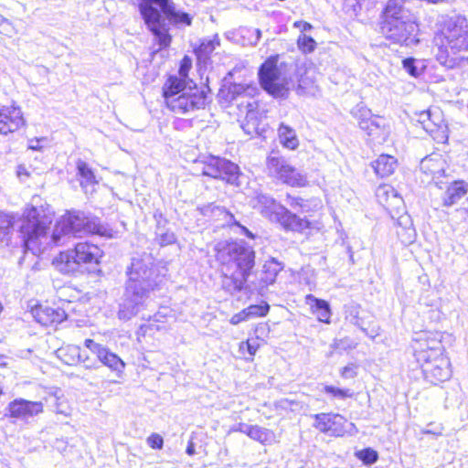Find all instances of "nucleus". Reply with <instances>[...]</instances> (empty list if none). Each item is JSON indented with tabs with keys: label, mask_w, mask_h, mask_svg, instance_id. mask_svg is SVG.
Instances as JSON below:
<instances>
[{
	"label": "nucleus",
	"mask_w": 468,
	"mask_h": 468,
	"mask_svg": "<svg viewBox=\"0 0 468 468\" xmlns=\"http://www.w3.org/2000/svg\"><path fill=\"white\" fill-rule=\"evenodd\" d=\"M270 436L271 433L269 430L258 425H252L251 430L249 431V437L261 443L267 441L270 439Z\"/></svg>",
	"instance_id": "nucleus-43"
},
{
	"label": "nucleus",
	"mask_w": 468,
	"mask_h": 468,
	"mask_svg": "<svg viewBox=\"0 0 468 468\" xmlns=\"http://www.w3.org/2000/svg\"><path fill=\"white\" fill-rule=\"evenodd\" d=\"M278 134L281 144L291 150H294L298 144V139L295 131L284 123H281L278 129Z\"/></svg>",
	"instance_id": "nucleus-35"
},
{
	"label": "nucleus",
	"mask_w": 468,
	"mask_h": 468,
	"mask_svg": "<svg viewBox=\"0 0 468 468\" xmlns=\"http://www.w3.org/2000/svg\"><path fill=\"white\" fill-rule=\"evenodd\" d=\"M294 27L300 28L302 33L304 32V31H308V30L313 28L311 24H309L307 22H303V21H297V22H295L294 23Z\"/></svg>",
	"instance_id": "nucleus-58"
},
{
	"label": "nucleus",
	"mask_w": 468,
	"mask_h": 468,
	"mask_svg": "<svg viewBox=\"0 0 468 468\" xmlns=\"http://www.w3.org/2000/svg\"><path fill=\"white\" fill-rule=\"evenodd\" d=\"M260 83L264 90L276 99H286L290 92L291 79L282 72V64L278 65V56L268 58L259 69Z\"/></svg>",
	"instance_id": "nucleus-7"
},
{
	"label": "nucleus",
	"mask_w": 468,
	"mask_h": 468,
	"mask_svg": "<svg viewBox=\"0 0 468 468\" xmlns=\"http://www.w3.org/2000/svg\"><path fill=\"white\" fill-rule=\"evenodd\" d=\"M52 222V217L43 207H30L24 212L19 231L24 247L34 254L39 250L38 239L46 238L47 229Z\"/></svg>",
	"instance_id": "nucleus-6"
},
{
	"label": "nucleus",
	"mask_w": 468,
	"mask_h": 468,
	"mask_svg": "<svg viewBox=\"0 0 468 468\" xmlns=\"http://www.w3.org/2000/svg\"><path fill=\"white\" fill-rule=\"evenodd\" d=\"M306 303L311 305L313 313L316 314L318 321L325 324L330 323L331 309L329 303L322 299H318L313 294L305 297Z\"/></svg>",
	"instance_id": "nucleus-30"
},
{
	"label": "nucleus",
	"mask_w": 468,
	"mask_h": 468,
	"mask_svg": "<svg viewBox=\"0 0 468 468\" xmlns=\"http://www.w3.org/2000/svg\"><path fill=\"white\" fill-rule=\"evenodd\" d=\"M324 392L331 395L334 398H337V399H341L352 397V392L350 391V389H342V388H335L333 386H328V385L324 387Z\"/></svg>",
	"instance_id": "nucleus-46"
},
{
	"label": "nucleus",
	"mask_w": 468,
	"mask_h": 468,
	"mask_svg": "<svg viewBox=\"0 0 468 468\" xmlns=\"http://www.w3.org/2000/svg\"><path fill=\"white\" fill-rule=\"evenodd\" d=\"M420 122L424 130L434 136L438 141L445 142L448 139V127L442 118V112L438 109H429L420 114Z\"/></svg>",
	"instance_id": "nucleus-16"
},
{
	"label": "nucleus",
	"mask_w": 468,
	"mask_h": 468,
	"mask_svg": "<svg viewBox=\"0 0 468 468\" xmlns=\"http://www.w3.org/2000/svg\"><path fill=\"white\" fill-rule=\"evenodd\" d=\"M14 222L13 216L4 212L0 213V243L3 242L10 233Z\"/></svg>",
	"instance_id": "nucleus-39"
},
{
	"label": "nucleus",
	"mask_w": 468,
	"mask_h": 468,
	"mask_svg": "<svg viewBox=\"0 0 468 468\" xmlns=\"http://www.w3.org/2000/svg\"><path fill=\"white\" fill-rule=\"evenodd\" d=\"M435 39L438 45L437 61L448 69L458 67L463 58L457 57V54L468 51L467 18L461 15L448 17Z\"/></svg>",
	"instance_id": "nucleus-3"
},
{
	"label": "nucleus",
	"mask_w": 468,
	"mask_h": 468,
	"mask_svg": "<svg viewBox=\"0 0 468 468\" xmlns=\"http://www.w3.org/2000/svg\"><path fill=\"white\" fill-rule=\"evenodd\" d=\"M249 320L248 319V315L245 312V309H243L241 312L234 314L231 318H230V324H238L243 321H247Z\"/></svg>",
	"instance_id": "nucleus-54"
},
{
	"label": "nucleus",
	"mask_w": 468,
	"mask_h": 468,
	"mask_svg": "<svg viewBox=\"0 0 468 468\" xmlns=\"http://www.w3.org/2000/svg\"><path fill=\"white\" fill-rule=\"evenodd\" d=\"M139 11L146 28L159 46L155 53L171 45L173 37L169 32L170 25L176 27H189L193 20L188 13L176 10L172 0H142Z\"/></svg>",
	"instance_id": "nucleus-2"
},
{
	"label": "nucleus",
	"mask_w": 468,
	"mask_h": 468,
	"mask_svg": "<svg viewBox=\"0 0 468 468\" xmlns=\"http://www.w3.org/2000/svg\"><path fill=\"white\" fill-rule=\"evenodd\" d=\"M107 228L101 224L99 218L83 211H68L56 222L50 242L55 246H62L71 238L84 234L107 235Z\"/></svg>",
	"instance_id": "nucleus-4"
},
{
	"label": "nucleus",
	"mask_w": 468,
	"mask_h": 468,
	"mask_svg": "<svg viewBox=\"0 0 468 468\" xmlns=\"http://www.w3.org/2000/svg\"><path fill=\"white\" fill-rule=\"evenodd\" d=\"M357 367L355 364H349L344 367L341 370V377L343 378H354L356 375Z\"/></svg>",
	"instance_id": "nucleus-50"
},
{
	"label": "nucleus",
	"mask_w": 468,
	"mask_h": 468,
	"mask_svg": "<svg viewBox=\"0 0 468 468\" xmlns=\"http://www.w3.org/2000/svg\"><path fill=\"white\" fill-rule=\"evenodd\" d=\"M467 192L468 184L463 180L450 183L441 196L442 205L447 207L455 205Z\"/></svg>",
	"instance_id": "nucleus-26"
},
{
	"label": "nucleus",
	"mask_w": 468,
	"mask_h": 468,
	"mask_svg": "<svg viewBox=\"0 0 468 468\" xmlns=\"http://www.w3.org/2000/svg\"><path fill=\"white\" fill-rule=\"evenodd\" d=\"M244 345V343L242 344ZM246 346H247V350L249 352V354L250 356H254L256 351L258 350V347H259V344L257 342V340L255 339H249L246 343H245Z\"/></svg>",
	"instance_id": "nucleus-55"
},
{
	"label": "nucleus",
	"mask_w": 468,
	"mask_h": 468,
	"mask_svg": "<svg viewBox=\"0 0 468 468\" xmlns=\"http://www.w3.org/2000/svg\"><path fill=\"white\" fill-rule=\"evenodd\" d=\"M403 69L412 77H419L422 74L425 66L422 61L414 58H407L402 60Z\"/></svg>",
	"instance_id": "nucleus-37"
},
{
	"label": "nucleus",
	"mask_w": 468,
	"mask_h": 468,
	"mask_svg": "<svg viewBox=\"0 0 468 468\" xmlns=\"http://www.w3.org/2000/svg\"><path fill=\"white\" fill-rule=\"evenodd\" d=\"M254 207L257 208L262 216L273 221L275 216L278 215V212L282 210L283 206L277 203L275 199L269 195L259 194L255 197Z\"/></svg>",
	"instance_id": "nucleus-27"
},
{
	"label": "nucleus",
	"mask_w": 468,
	"mask_h": 468,
	"mask_svg": "<svg viewBox=\"0 0 468 468\" xmlns=\"http://www.w3.org/2000/svg\"><path fill=\"white\" fill-rule=\"evenodd\" d=\"M303 205H304V207H300L299 208V212H302V213L308 212L309 209H310L309 201L303 199Z\"/></svg>",
	"instance_id": "nucleus-61"
},
{
	"label": "nucleus",
	"mask_w": 468,
	"mask_h": 468,
	"mask_svg": "<svg viewBox=\"0 0 468 468\" xmlns=\"http://www.w3.org/2000/svg\"><path fill=\"white\" fill-rule=\"evenodd\" d=\"M147 443L153 449H162L164 440L159 434L154 433L148 437Z\"/></svg>",
	"instance_id": "nucleus-51"
},
{
	"label": "nucleus",
	"mask_w": 468,
	"mask_h": 468,
	"mask_svg": "<svg viewBox=\"0 0 468 468\" xmlns=\"http://www.w3.org/2000/svg\"><path fill=\"white\" fill-rule=\"evenodd\" d=\"M276 221L282 225V227L286 230L298 231L302 232L306 229L310 228L311 223L308 219L302 218L297 216L295 213L291 212L284 206L278 215L275 216Z\"/></svg>",
	"instance_id": "nucleus-22"
},
{
	"label": "nucleus",
	"mask_w": 468,
	"mask_h": 468,
	"mask_svg": "<svg viewBox=\"0 0 468 468\" xmlns=\"http://www.w3.org/2000/svg\"><path fill=\"white\" fill-rule=\"evenodd\" d=\"M420 169L424 174L431 176L432 180L437 179L444 173L443 161L438 156H427L420 161Z\"/></svg>",
	"instance_id": "nucleus-32"
},
{
	"label": "nucleus",
	"mask_w": 468,
	"mask_h": 468,
	"mask_svg": "<svg viewBox=\"0 0 468 468\" xmlns=\"http://www.w3.org/2000/svg\"><path fill=\"white\" fill-rule=\"evenodd\" d=\"M35 320L44 326L58 324L67 318L66 312L61 308L38 305L32 309Z\"/></svg>",
	"instance_id": "nucleus-20"
},
{
	"label": "nucleus",
	"mask_w": 468,
	"mask_h": 468,
	"mask_svg": "<svg viewBox=\"0 0 468 468\" xmlns=\"http://www.w3.org/2000/svg\"><path fill=\"white\" fill-rule=\"evenodd\" d=\"M286 202L287 205H289L292 209L296 210L297 212H299L300 207H304V205H303V198L302 197L287 196Z\"/></svg>",
	"instance_id": "nucleus-52"
},
{
	"label": "nucleus",
	"mask_w": 468,
	"mask_h": 468,
	"mask_svg": "<svg viewBox=\"0 0 468 468\" xmlns=\"http://www.w3.org/2000/svg\"><path fill=\"white\" fill-rule=\"evenodd\" d=\"M8 410L11 417L26 420L42 412L43 405L41 402L20 399L10 402L8 405Z\"/></svg>",
	"instance_id": "nucleus-21"
},
{
	"label": "nucleus",
	"mask_w": 468,
	"mask_h": 468,
	"mask_svg": "<svg viewBox=\"0 0 468 468\" xmlns=\"http://www.w3.org/2000/svg\"><path fill=\"white\" fill-rule=\"evenodd\" d=\"M269 310L270 305L267 303H262L261 304H251L249 307L245 308L248 319L263 317L267 315Z\"/></svg>",
	"instance_id": "nucleus-40"
},
{
	"label": "nucleus",
	"mask_w": 468,
	"mask_h": 468,
	"mask_svg": "<svg viewBox=\"0 0 468 468\" xmlns=\"http://www.w3.org/2000/svg\"><path fill=\"white\" fill-rule=\"evenodd\" d=\"M203 176L221 179L231 185H239V167L233 162L219 156L210 155L201 161Z\"/></svg>",
	"instance_id": "nucleus-10"
},
{
	"label": "nucleus",
	"mask_w": 468,
	"mask_h": 468,
	"mask_svg": "<svg viewBox=\"0 0 468 468\" xmlns=\"http://www.w3.org/2000/svg\"><path fill=\"white\" fill-rule=\"evenodd\" d=\"M297 45L302 52L312 53L316 48L317 44L312 37L302 33L297 39Z\"/></svg>",
	"instance_id": "nucleus-41"
},
{
	"label": "nucleus",
	"mask_w": 468,
	"mask_h": 468,
	"mask_svg": "<svg viewBox=\"0 0 468 468\" xmlns=\"http://www.w3.org/2000/svg\"><path fill=\"white\" fill-rule=\"evenodd\" d=\"M84 346L97 356L98 361L101 365L117 373H122L123 371L125 363L107 347L94 342L92 339H86L84 341Z\"/></svg>",
	"instance_id": "nucleus-17"
},
{
	"label": "nucleus",
	"mask_w": 468,
	"mask_h": 468,
	"mask_svg": "<svg viewBox=\"0 0 468 468\" xmlns=\"http://www.w3.org/2000/svg\"><path fill=\"white\" fill-rule=\"evenodd\" d=\"M369 113V111H367L362 114L363 117L360 119L358 125L374 144H384L389 135V127L387 125L385 119L380 116L367 117Z\"/></svg>",
	"instance_id": "nucleus-15"
},
{
	"label": "nucleus",
	"mask_w": 468,
	"mask_h": 468,
	"mask_svg": "<svg viewBox=\"0 0 468 468\" xmlns=\"http://www.w3.org/2000/svg\"><path fill=\"white\" fill-rule=\"evenodd\" d=\"M57 354L64 364L69 366L79 363L80 359V348L77 346H69L59 348Z\"/></svg>",
	"instance_id": "nucleus-36"
},
{
	"label": "nucleus",
	"mask_w": 468,
	"mask_h": 468,
	"mask_svg": "<svg viewBox=\"0 0 468 468\" xmlns=\"http://www.w3.org/2000/svg\"><path fill=\"white\" fill-rule=\"evenodd\" d=\"M397 160L394 156L381 154L372 163V167L379 177H388L391 176L397 168Z\"/></svg>",
	"instance_id": "nucleus-31"
},
{
	"label": "nucleus",
	"mask_w": 468,
	"mask_h": 468,
	"mask_svg": "<svg viewBox=\"0 0 468 468\" xmlns=\"http://www.w3.org/2000/svg\"><path fill=\"white\" fill-rule=\"evenodd\" d=\"M251 426L252 425H249L246 423H239L235 431L245 433L246 435L249 436V431L251 430Z\"/></svg>",
	"instance_id": "nucleus-59"
},
{
	"label": "nucleus",
	"mask_w": 468,
	"mask_h": 468,
	"mask_svg": "<svg viewBox=\"0 0 468 468\" xmlns=\"http://www.w3.org/2000/svg\"><path fill=\"white\" fill-rule=\"evenodd\" d=\"M247 109L245 120L241 123L242 130L250 136L261 134L263 128L261 127L259 112L255 110L256 102H249Z\"/></svg>",
	"instance_id": "nucleus-28"
},
{
	"label": "nucleus",
	"mask_w": 468,
	"mask_h": 468,
	"mask_svg": "<svg viewBox=\"0 0 468 468\" xmlns=\"http://www.w3.org/2000/svg\"><path fill=\"white\" fill-rule=\"evenodd\" d=\"M157 239L161 246H167L176 242V238L174 232L165 231L157 234Z\"/></svg>",
	"instance_id": "nucleus-47"
},
{
	"label": "nucleus",
	"mask_w": 468,
	"mask_h": 468,
	"mask_svg": "<svg viewBox=\"0 0 468 468\" xmlns=\"http://www.w3.org/2000/svg\"><path fill=\"white\" fill-rule=\"evenodd\" d=\"M439 332H422L412 343L413 355L420 364L442 354L443 346Z\"/></svg>",
	"instance_id": "nucleus-12"
},
{
	"label": "nucleus",
	"mask_w": 468,
	"mask_h": 468,
	"mask_svg": "<svg viewBox=\"0 0 468 468\" xmlns=\"http://www.w3.org/2000/svg\"><path fill=\"white\" fill-rule=\"evenodd\" d=\"M249 277L243 276L235 271H224L222 269L221 289L229 295H234L241 292L243 289L250 287L247 284Z\"/></svg>",
	"instance_id": "nucleus-24"
},
{
	"label": "nucleus",
	"mask_w": 468,
	"mask_h": 468,
	"mask_svg": "<svg viewBox=\"0 0 468 468\" xmlns=\"http://www.w3.org/2000/svg\"><path fill=\"white\" fill-rule=\"evenodd\" d=\"M376 195L380 200L385 197V200L387 202L388 201L389 198L401 201L400 197L398 196L397 191L388 185L379 186L377 188Z\"/></svg>",
	"instance_id": "nucleus-44"
},
{
	"label": "nucleus",
	"mask_w": 468,
	"mask_h": 468,
	"mask_svg": "<svg viewBox=\"0 0 468 468\" xmlns=\"http://www.w3.org/2000/svg\"><path fill=\"white\" fill-rule=\"evenodd\" d=\"M283 268L284 263L277 259L271 257L267 260L262 266L259 282L253 285L252 289L256 290L261 295H263L267 287L275 282L277 275Z\"/></svg>",
	"instance_id": "nucleus-18"
},
{
	"label": "nucleus",
	"mask_w": 468,
	"mask_h": 468,
	"mask_svg": "<svg viewBox=\"0 0 468 468\" xmlns=\"http://www.w3.org/2000/svg\"><path fill=\"white\" fill-rule=\"evenodd\" d=\"M207 102V93L203 90H199L195 84L192 89L184 91L176 97L167 99V107L177 114H185L195 110L205 107Z\"/></svg>",
	"instance_id": "nucleus-13"
},
{
	"label": "nucleus",
	"mask_w": 468,
	"mask_h": 468,
	"mask_svg": "<svg viewBox=\"0 0 468 468\" xmlns=\"http://www.w3.org/2000/svg\"><path fill=\"white\" fill-rule=\"evenodd\" d=\"M219 43L218 35H215L211 39L203 38L199 45L194 48L197 60L206 63L212 52L219 46Z\"/></svg>",
	"instance_id": "nucleus-34"
},
{
	"label": "nucleus",
	"mask_w": 468,
	"mask_h": 468,
	"mask_svg": "<svg viewBox=\"0 0 468 468\" xmlns=\"http://www.w3.org/2000/svg\"><path fill=\"white\" fill-rule=\"evenodd\" d=\"M128 277L122 295L119 301L118 318L128 321L134 317L150 298L151 292L158 290L162 279L157 273L154 259L143 253L132 258L127 267Z\"/></svg>",
	"instance_id": "nucleus-1"
},
{
	"label": "nucleus",
	"mask_w": 468,
	"mask_h": 468,
	"mask_svg": "<svg viewBox=\"0 0 468 468\" xmlns=\"http://www.w3.org/2000/svg\"><path fill=\"white\" fill-rule=\"evenodd\" d=\"M191 59L187 56H185L181 60L180 68L178 70L179 78L187 80L188 71L191 68Z\"/></svg>",
	"instance_id": "nucleus-48"
},
{
	"label": "nucleus",
	"mask_w": 468,
	"mask_h": 468,
	"mask_svg": "<svg viewBox=\"0 0 468 468\" xmlns=\"http://www.w3.org/2000/svg\"><path fill=\"white\" fill-rule=\"evenodd\" d=\"M5 106H3V105H1V104H0V112H2V110H4V109H5Z\"/></svg>",
	"instance_id": "nucleus-63"
},
{
	"label": "nucleus",
	"mask_w": 468,
	"mask_h": 468,
	"mask_svg": "<svg viewBox=\"0 0 468 468\" xmlns=\"http://www.w3.org/2000/svg\"><path fill=\"white\" fill-rule=\"evenodd\" d=\"M356 456L367 465L377 463L378 453L372 448H366L356 452Z\"/></svg>",
	"instance_id": "nucleus-42"
},
{
	"label": "nucleus",
	"mask_w": 468,
	"mask_h": 468,
	"mask_svg": "<svg viewBox=\"0 0 468 468\" xmlns=\"http://www.w3.org/2000/svg\"><path fill=\"white\" fill-rule=\"evenodd\" d=\"M427 381L437 385L451 378L450 361L442 354L420 364Z\"/></svg>",
	"instance_id": "nucleus-14"
},
{
	"label": "nucleus",
	"mask_w": 468,
	"mask_h": 468,
	"mask_svg": "<svg viewBox=\"0 0 468 468\" xmlns=\"http://www.w3.org/2000/svg\"><path fill=\"white\" fill-rule=\"evenodd\" d=\"M335 347L336 349H353L356 346V343H355L353 340L349 338H344L340 340H336L334 344Z\"/></svg>",
	"instance_id": "nucleus-49"
},
{
	"label": "nucleus",
	"mask_w": 468,
	"mask_h": 468,
	"mask_svg": "<svg viewBox=\"0 0 468 468\" xmlns=\"http://www.w3.org/2000/svg\"><path fill=\"white\" fill-rule=\"evenodd\" d=\"M78 175L81 177L80 184L83 186L86 185H93L96 183L95 175L91 168L84 161L79 160L77 163Z\"/></svg>",
	"instance_id": "nucleus-38"
},
{
	"label": "nucleus",
	"mask_w": 468,
	"mask_h": 468,
	"mask_svg": "<svg viewBox=\"0 0 468 468\" xmlns=\"http://www.w3.org/2000/svg\"><path fill=\"white\" fill-rule=\"evenodd\" d=\"M193 87L188 85L186 79L178 76H170L163 88L165 103L170 97H176Z\"/></svg>",
	"instance_id": "nucleus-29"
},
{
	"label": "nucleus",
	"mask_w": 468,
	"mask_h": 468,
	"mask_svg": "<svg viewBox=\"0 0 468 468\" xmlns=\"http://www.w3.org/2000/svg\"><path fill=\"white\" fill-rule=\"evenodd\" d=\"M25 125V119L19 107H5L0 112V133L8 134Z\"/></svg>",
	"instance_id": "nucleus-19"
},
{
	"label": "nucleus",
	"mask_w": 468,
	"mask_h": 468,
	"mask_svg": "<svg viewBox=\"0 0 468 468\" xmlns=\"http://www.w3.org/2000/svg\"><path fill=\"white\" fill-rule=\"evenodd\" d=\"M186 452L188 455H193L195 453V446L193 442H189V444L186 447Z\"/></svg>",
	"instance_id": "nucleus-62"
},
{
	"label": "nucleus",
	"mask_w": 468,
	"mask_h": 468,
	"mask_svg": "<svg viewBox=\"0 0 468 468\" xmlns=\"http://www.w3.org/2000/svg\"><path fill=\"white\" fill-rule=\"evenodd\" d=\"M346 319H347L352 324L359 327L364 333H367V329L363 326L361 319L359 317L358 308L356 306H350L346 312Z\"/></svg>",
	"instance_id": "nucleus-45"
},
{
	"label": "nucleus",
	"mask_w": 468,
	"mask_h": 468,
	"mask_svg": "<svg viewBox=\"0 0 468 468\" xmlns=\"http://www.w3.org/2000/svg\"><path fill=\"white\" fill-rule=\"evenodd\" d=\"M229 225H235V226L239 227L240 229V233L246 235L248 238H250V239L254 238L253 234L246 227L239 224V222H238L235 218H234V220H232L231 223H229Z\"/></svg>",
	"instance_id": "nucleus-56"
},
{
	"label": "nucleus",
	"mask_w": 468,
	"mask_h": 468,
	"mask_svg": "<svg viewBox=\"0 0 468 468\" xmlns=\"http://www.w3.org/2000/svg\"><path fill=\"white\" fill-rule=\"evenodd\" d=\"M101 249L91 243L80 242L74 250L61 252L56 259L58 269L64 273H75L82 263L98 262Z\"/></svg>",
	"instance_id": "nucleus-8"
},
{
	"label": "nucleus",
	"mask_w": 468,
	"mask_h": 468,
	"mask_svg": "<svg viewBox=\"0 0 468 468\" xmlns=\"http://www.w3.org/2000/svg\"><path fill=\"white\" fill-rule=\"evenodd\" d=\"M406 0H388L381 14V23L396 22L412 16L411 11L405 6Z\"/></svg>",
	"instance_id": "nucleus-23"
},
{
	"label": "nucleus",
	"mask_w": 468,
	"mask_h": 468,
	"mask_svg": "<svg viewBox=\"0 0 468 468\" xmlns=\"http://www.w3.org/2000/svg\"><path fill=\"white\" fill-rule=\"evenodd\" d=\"M200 213L214 220H224L227 224H229L234 220V216L227 211L225 207L217 206L214 203L205 205L199 208Z\"/></svg>",
	"instance_id": "nucleus-33"
},
{
	"label": "nucleus",
	"mask_w": 468,
	"mask_h": 468,
	"mask_svg": "<svg viewBox=\"0 0 468 468\" xmlns=\"http://www.w3.org/2000/svg\"><path fill=\"white\" fill-rule=\"evenodd\" d=\"M79 363H82L86 369H97L100 367L95 360H91L88 356H84L81 352Z\"/></svg>",
	"instance_id": "nucleus-53"
},
{
	"label": "nucleus",
	"mask_w": 468,
	"mask_h": 468,
	"mask_svg": "<svg viewBox=\"0 0 468 468\" xmlns=\"http://www.w3.org/2000/svg\"><path fill=\"white\" fill-rule=\"evenodd\" d=\"M216 260L224 271H235L249 277L255 266V251L247 243L218 242L216 247Z\"/></svg>",
	"instance_id": "nucleus-5"
},
{
	"label": "nucleus",
	"mask_w": 468,
	"mask_h": 468,
	"mask_svg": "<svg viewBox=\"0 0 468 468\" xmlns=\"http://www.w3.org/2000/svg\"><path fill=\"white\" fill-rule=\"evenodd\" d=\"M267 170L270 176L282 180L292 186H304L307 184L306 176L298 172L288 161L276 154L267 158Z\"/></svg>",
	"instance_id": "nucleus-11"
},
{
	"label": "nucleus",
	"mask_w": 468,
	"mask_h": 468,
	"mask_svg": "<svg viewBox=\"0 0 468 468\" xmlns=\"http://www.w3.org/2000/svg\"><path fill=\"white\" fill-rule=\"evenodd\" d=\"M314 418L315 420L314 426L321 432L339 435L343 431L335 427L342 425L346 421L345 418L339 414L318 413Z\"/></svg>",
	"instance_id": "nucleus-25"
},
{
	"label": "nucleus",
	"mask_w": 468,
	"mask_h": 468,
	"mask_svg": "<svg viewBox=\"0 0 468 468\" xmlns=\"http://www.w3.org/2000/svg\"><path fill=\"white\" fill-rule=\"evenodd\" d=\"M44 138H34L29 140L28 148L31 150H41L42 146L39 144Z\"/></svg>",
	"instance_id": "nucleus-57"
},
{
	"label": "nucleus",
	"mask_w": 468,
	"mask_h": 468,
	"mask_svg": "<svg viewBox=\"0 0 468 468\" xmlns=\"http://www.w3.org/2000/svg\"><path fill=\"white\" fill-rule=\"evenodd\" d=\"M382 35L393 43L406 47L419 44V25L414 16L396 22L380 23Z\"/></svg>",
	"instance_id": "nucleus-9"
},
{
	"label": "nucleus",
	"mask_w": 468,
	"mask_h": 468,
	"mask_svg": "<svg viewBox=\"0 0 468 468\" xmlns=\"http://www.w3.org/2000/svg\"><path fill=\"white\" fill-rule=\"evenodd\" d=\"M252 32L255 35V39L253 41H251V44L257 45V43L260 41V39L261 37V31L257 28V29H253Z\"/></svg>",
	"instance_id": "nucleus-60"
}]
</instances>
